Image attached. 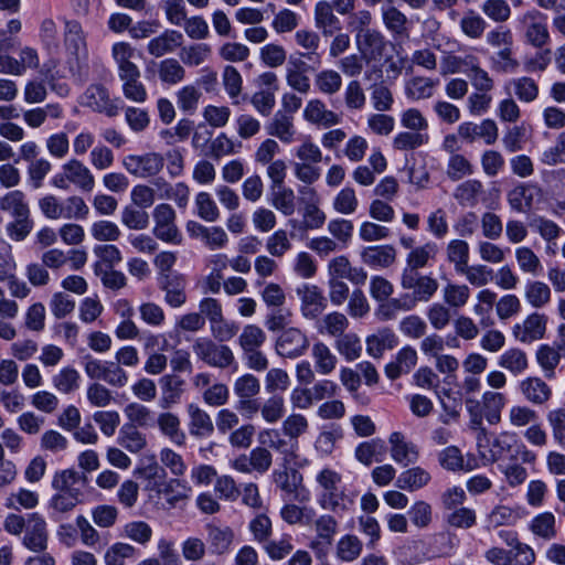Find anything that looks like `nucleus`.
I'll return each mask as SVG.
<instances>
[{
  "mask_svg": "<svg viewBox=\"0 0 565 565\" xmlns=\"http://www.w3.org/2000/svg\"><path fill=\"white\" fill-rule=\"evenodd\" d=\"M338 353L348 362L358 360L362 354V343L358 334L353 332L338 337L334 342Z\"/></svg>",
  "mask_w": 565,
  "mask_h": 565,
  "instance_id": "13d9d810",
  "label": "nucleus"
},
{
  "mask_svg": "<svg viewBox=\"0 0 565 565\" xmlns=\"http://www.w3.org/2000/svg\"><path fill=\"white\" fill-rule=\"evenodd\" d=\"M259 443L265 448H270L285 455V461L288 462V457L294 456V445L282 438L278 429L267 428L259 433Z\"/></svg>",
  "mask_w": 565,
  "mask_h": 565,
  "instance_id": "603ef678",
  "label": "nucleus"
},
{
  "mask_svg": "<svg viewBox=\"0 0 565 565\" xmlns=\"http://www.w3.org/2000/svg\"><path fill=\"white\" fill-rule=\"evenodd\" d=\"M386 452V446L383 439L373 438L367 441H363L355 448V458L359 462L364 466H371L373 461H382Z\"/></svg>",
  "mask_w": 565,
  "mask_h": 565,
  "instance_id": "ea45409f",
  "label": "nucleus"
},
{
  "mask_svg": "<svg viewBox=\"0 0 565 565\" xmlns=\"http://www.w3.org/2000/svg\"><path fill=\"white\" fill-rule=\"evenodd\" d=\"M541 193V188L535 183H519L509 191L507 199L513 211L526 213L532 209L535 196H540Z\"/></svg>",
  "mask_w": 565,
  "mask_h": 565,
  "instance_id": "b1692460",
  "label": "nucleus"
},
{
  "mask_svg": "<svg viewBox=\"0 0 565 565\" xmlns=\"http://www.w3.org/2000/svg\"><path fill=\"white\" fill-rule=\"evenodd\" d=\"M295 42L302 49L298 57L310 63L312 70L321 65L322 54L319 52L321 40L317 32L307 29L298 30L295 33Z\"/></svg>",
  "mask_w": 565,
  "mask_h": 565,
  "instance_id": "4be33fe9",
  "label": "nucleus"
},
{
  "mask_svg": "<svg viewBox=\"0 0 565 565\" xmlns=\"http://www.w3.org/2000/svg\"><path fill=\"white\" fill-rule=\"evenodd\" d=\"M140 77L141 73L120 78L122 82L121 89L124 96L128 100L137 104H142L148 99V90Z\"/></svg>",
  "mask_w": 565,
  "mask_h": 565,
  "instance_id": "69168bd1",
  "label": "nucleus"
},
{
  "mask_svg": "<svg viewBox=\"0 0 565 565\" xmlns=\"http://www.w3.org/2000/svg\"><path fill=\"white\" fill-rule=\"evenodd\" d=\"M313 529L316 540L311 542V548L316 550L321 545L330 547L338 533L339 522L331 514H322L315 520Z\"/></svg>",
  "mask_w": 565,
  "mask_h": 565,
  "instance_id": "72a5a7b5",
  "label": "nucleus"
},
{
  "mask_svg": "<svg viewBox=\"0 0 565 565\" xmlns=\"http://www.w3.org/2000/svg\"><path fill=\"white\" fill-rule=\"evenodd\" d=\"M0 211L13 218L31 214L26 195L21 190H11L0 198Z\"/></svg>",
  "mask_w": 565,
  "mask_h": 565,
  "instance_id": "a19ab883",
  "label": "nucleus"
},
{
  "mask_svg": "<svg viewBox=\"0 0 565 565\" xmlns=\"http://www.w3.org/2000/svg\"><path fill=\"white\" fill-rule=\"evenodd\" d=\"M510 459L511 462L505 466H500V470L504 476L505 482L514 488L524 483L529 476L526 469L515 460L519 459L522 463H534L536 461V455L524 444H516Z\"/></svg>",
  "mask_w": 565,
  "mask_h": 565,
  "instance_id": "1a4fd4ad",
  "label": "nucleus"
},
{
  "mask_svg": "<svg viewBox=\"0 0 565 565\" xmlns=\"http://www.w3.org/2000/svg\"><path fill=\"white\" fill-rule=\"evenodd\" d=\"M64 115L63 107L57 104H46L43 107H35L23 111V121L29 128L38 129L50 117L52 119H61Z\"/></svg>",
  "mask_w": 565,
  "mask_h": 565,
  "instance_id": "c9c22d12",
  "label": "nucleus"
},
{
  "mask_svg": "<svg viewBox=\"0 0 565 565\" xmlns=\"http://www.w3.org/2000/svg\"><path fill=\"white\" fill-rule=\"evenodd\" d=\"M315 24L324 36H331L342 29L341 22L333 13V8L328 1H319L315 7Z\"/></svg>",
  "mask_w": 565,
  "mask_h": 565,
  "instance_id": "473e14b6",
  "label": "nucleus"
},
{
  "mask_svg": "<svg viewBox=\"0 0 565 565\" xmlns=\"http://www.w3.org/2000/svg\"><path fill=\"white\" fill-rule=\"evenodd\" d=\"M311 355L315 362L316 371L321 375L331 374L338 363L337 356L332 353L331 349L322 341L313 343Z\"/></svg>",
  "mask_w": 565,
  "mask_h": 565,
  "instance_id": "a18cd8bd",
  "label": "nucleus"
},
{
  "mask_svg": "<svg viewBox=\"0 0 565 565\" xmlns=\"http://www.w3.org/2000/svg\"><path fill=\"white\" fill-rule=\"evenodd\" d=\"M118 443L130 452H139L147 447V438L134 424H125L118 436Z\"/></svg>",
  "mask_w": 565,
  "mask_h": 565,
  "instance_id": "8fccbe9b",
  "label": "nucleus"
},
{
  "mask_svg": "<svg viewBox=\"0 0 565 565\" xmlns=\"http://www.w3.org/2000/svg\"><path fill=\"white\" fill-rule=\"evenodd\" d=\"M138 556V550L124 542L110 545L104 555L105 565H126L127 561H134Z\"/></svg>",
  "mask_w": 565,
  "mask_h": 565,
  "instance_id": "4d7b16f0",
  "label": "nucleus"
},
{
  "mask_svg": "<svg viewBox=\"0 0 565 565\" xmlns=\"http://www.w3.org/2000/svg\"><path fill=\"white\" fill-rule=\"evenodd\" d=\"M285 466L282 469H277L274 471V482L277 488H279L286 495V499L305 502L308 500V494L302 493V475L292 468H288Z\"/></svg>",
  "mask_w": 565,
  "mask_h": 565,
  "instance_id": "2eb2a0df",
  "label": "nucleus"
},
{
  "mask_svg": "<svg viewBox=\"0 0 565 565\" xmlns=\"http://www.w3.org/2000/svg\"><path fill=\"white\" fill-rule=\"evenodd\" d=\"M86 481L87 478L84 473L75 469H64L55 472L52 480V488L56 492L83 497V488Z\"/></svg>",
  "mask_w": 565,
  "mask_h": 565,
  "instance_id": "5701e85b",
  "label": "nucleus"
},
{
  "mask_svg": "<svg viewBox=\"0 0 565 565\" xmlns=\"http://www.w3.org/2000/svg\"><path fill=\"white\" fill-rule=\"evenodd\" d=\"M146 472L148 478L153 479L150 489L162 497L171 508L189 498L190 488L186 487V482L179 478L167 480L166 471L158 463L148 466Z\"/></svg>",
  "mask_w": 565,
  "mask_h": 565,
  "instance_id": "20e7f679",
  "label": "nucleus"
},
{
  "mask_svg": "<svg viewBox=\"0 0 565 565\" xmlns=\"http://www.w3.org/2000/svg\"><path fill=\"white\" fill-rule=\"evenodd\" d=\"M192 349L198 360L204 364L225 370L235 364L232 349L207 337H200L193 341Z\"/></svg>",
  "mask_w": 565,
  "mask_h": 565,
  "instance_id": "39448f33",
  "label": "nucleus"
},
{
  "mask_svg": "<svg viewBox=\"0 0 565 565\" xmlns=\"http://www.w3.org/2000/svg\"><path fill=\"white\" fill-rule=\"evenodd\" d=\"M162 384V397L160 399V406L162 408H169L171 405L177 404L182 395L183 381L177 376L166 375L161 379Z\"/></svg>",
  "mask_w": 565,
  "mask_h": 565,
  "instance_id": "774afa93",
  "label": "nucleus"
},
{
  "mask_svg": "<svg viewBox=\"0 0 565 565\" xmlns=\"http://www.w3.org/2000/svg\"><path fill=\"white\" fill-rule=\"evenodd\" d=\"M475 173L473 163L461 153H452L447 161L446 174L451 181H460Z\"/></svg>",
  "mask_w": 565,
  "mask_h": 565,
  "instance_id": "e2e57ef3",
  "label": "nucleus"
},
{
  "mask_svg": "<svg viewBox=\"0 0 565 565\" xmlns=\"http://www.w3.org/2000/svg\"><path fill=\"white\" fill-rule=\"evenodd\" d=\"M309 345L306 332L296 327H288L276 339L275 351L281 358L297 359L306 354Z\"/></svg>",
  "mask_w": 565,
  "mask_h": 565,
  "instance_id": "6e6552de",
  "label": "nucleus"
},
{
  "mask_svg": "<svg viewBox=\"0 0 565 565\" xmlns=\"http://www.w3.org/2000/svg\"><path fill=\"white\" fill-rule=\"evenodd\" d=\"M498 365L513 376L522 375L529 369V358L520 348H510L498 358Z\"/></svg>",
  "mask_w": 565,
  "mask_h": 565,
  "instance_id": "e433bc0d",
  "label": "nucleus"
},
{
  "mask_svg": "<svg viewBox=\"0 0 565 565\" xmlns=\"http://www.w3.org/2000/svg\"><path fill=\"white\" fill-rule=\"evenodd\" d=\"M344 106L349 111H361L366 105V95L359 79L350 81L343 92Z\"/></svg>",
  "mask_w": 565,
  "mask_h": 565,
  "instance_id": "0e129e2a",
  "label": "nucleus"
},
{
  "mask_svg": "<svg viewBox=\"0 0 565 565\" xmlns=\"http://www.w3.org/2000/svg\"><path fill=\"white\" fill-rule=\"evenodd\" d=\"M439 81L427 76H414L405 84V95L412 100L430 98Z\"/></svg>",
  "mask_w": 565,
  "mask_h": 565,
  "instance_id": "58836bf2",
  "label": "nucleus"
},
{
  "mask_svg": "<svg viewBox=\"0 0 565 565\" xmlns=\"http://www.w3.org/2000/svg\"><path fill=\"white\" fill-rule=\"evenodd\" d=\"M556 519L552 512H543L533 518L529 527L535 535L545 541H551L556 537Z\"/></svg>",
  "mask_w": 565,
  "mask_h": 565,
  "instance_id": "052dcab7",
  "label": "nucleus"
},
{
  "mask_svg": "<svg viewBox=\"0 0 565 565\" xmlns=\"http://www.w3.org/2000/svg\"><path fill=\"white\" fill-rule=\"evenodd\" d=\"M157 425L160 433L178 447H184L186 435L181 428V420L178 415L166 412L158 415Z\"/></svg>",
  "mask_w": 565,
  "mask_h": 565,
  "instance_id": "f704fd0d",
  "label": "nucleus"
},
{
  "mask_svg": "<svg viewBox=\"0 0 565 565\" xmlns=\"http://www.w3.org/2000/svg\"><path fill=\"white\" fill-rule=\"evenodd\" d=\"M483 193L484 189L480 180L468 179L456 186L454 198L461 206L475 207Z\"/></svg>",
  "mask_w": 565,
  "mask_h": 565,
  "instance_id": "4c0bfd02",
  "label": "nucleus"
},
{
  "mask_svg": "<svg viewBox=\"0 0 565 565\" xmlns=\"http://www.w3.org/2000/svg\"><path fill=\"white\" fill-rule=\"evenodd\" d=\"M355 42L360 54L367 63L381 61L388 45L384 35L375 29L366 34L355 35Z\"/></svg>",
  "mask_w": 565,
  "mask_h": 565,
  "instance_id": "aec40b11",
  "label": "nucleus"
},
{
  "mask_svg": "<svg viewBox=\"0 0 565 565\" xmlns=\"http://www.w3.org/2000/svg\"><path fill=\"white\" fill-rule=\"evenodd\" d=\"M524 398L534 405H544L552 397V388L537 376H530L520 382Z\"/></svg>",
  "mask_w": 565,
  "mask_h": 565,
  "instance_id": "7c9ffc66",
  "label": "nucleus"
},
{
  "mask_svg": "<svg viewBox=\"0 0 565 565\" xmlns=\"http://www.w3.org/2000/svg\"><path fill=\"white\" fill-rule=\"evenodd\" d=\"M431 481V475L429 471L420 466H414L402 471L395 482V486L408 492L418 491Z\"/></svg>",
  "mask_w": 565,
  "mask_h": 565,
  "instance_id": "2f4dec72",
  "label": "nucleus"
},
{
  "mask_svg": "<svg viewBox=\"0 0 565 565\" xmlns=\"http://www.w3.org/2000/svg\"><path fill=\"white\" fill-rule=\"evenodd\" d=\"M188 430L194 439H206L215 431L211 415L195 403L186 405Z\"/></svg>",
  "mask_w": 565,
  "mask_h": 565,
  "instance_id": "6ab92c4d",
  "label": "nucleus"
},
{
  "mask_svg": "<svg viewBox=\"0 0 565 565\" xmlns=\"http://www.w3.org/2000/svg\"><path fill=\"white\" fill-rule=\"evenodd\" d=\"M39 41L44 51L49 54L57 52L60 47V33L55 21L45 18L39 26Z\"/></svg>",
  "mask_w": 565,
  "mask_h": 565,
  "instance_id": "680f3d73",
  "label": "nucleus"
},
{
  "mask_svg": "<svg viewBox=\"0 0 565 565\" xmlns=\"http://www.w3.org/2000/svg\"><path fill=\"white\" fill-rule=\"evenodd\" d=\"M152 217L154 222L152 234L156 238L172 245L182 243L183 237L177 225V214L170 204H158L153 209Z\"/></svg>",
  "mask_w": 565,
  "mask_h": 565,
  "instance_id": "423d86ee",
  "label": "nucleus"
},
{
  "mask_svg": "<svg viewBox=\"0 0 565 565\" xmlns=\"http://www.w3.org/2000/svg\"><path fill=\"white\" fill-rule=\"evenodd\" d=\"M207 542L212 553L222 555L228 551L234 540V532L230 527H218L212 524L206 526Z\"/></svg>",
  "mask_w": 565,
  "mask_h": 565,
  "instance_id": "3c124183",
  "label": "nucleus"
},
{
  "mask_svg": "<svg viewBox=\"0 0 565 565\" xmlns=\"http://www.w3.org/2000/svg\"><path fill=\"white\" fill-rule=\"evenodd\" d=\"M54 388L62 394H71L79 388L81 374L73 366L61 369L52 377Z\"/></svg>",
  "mask_w": 565,
  "mask_h": 565,
  "instance_id": "6e6d98bb",
  "label": "nucleus"
},
{
  "mask_svg": "<svg viewBox=\"0 0 565 565\" xmlns=\"http://www.w3.org/2000/svg\"><path fill=\"white\" fill-rule=\"evenodd\" d=\"M47 525L40 513H29L24 527L23 545L33 552H43L47 546Z\"/></svg>",
  "mask_w": 565,
  "mask_h": 565,
  "instance_id": "dca6fc26",
  "label": "nucleus"
},
{
  "mask_svg": "<svg viewBox=\"0 0 565 565\" xmlns=\"http://www.w3.org/2000/svg\"><path fill=\"white\" fill-rule=\"evenodd\" d=\"M267 131L285 143L292 142L296 135L292 117L285 113H276L267 127Z\"/></svg>",
  "mask_w": 565,
  "mask_h": 565,
  "instance_id": "de8ad7c7",
  "label": "nucleus"
},
{
  "mask_svg": "<svg viewBox=\"0 0 565 565\" xmlns=\"http://www.w3.org/2000/svg\"><path fill=\"white\" fill-rule=\"evenodd\" d=\"M547 324V317L543 313L533 312L521 323L512 328V334L521 343H532L543 339Z\"/></svg>",
  "mask_w": 565,
  "mask_h": 565,
  "instance_id": "a211bd4d",
  "label": "nucleus"
},
{
  "mask_svg": "<svg viewBox=\"0 0 565 565\" xmlns=\"http://www.w3.org/2000/svg\"><path fill=\"white\" fill-rule=\"evenodd\" d=\"M296 292L300 299V312L305 319H317L326 310L327 298L317 285L303 284L297 288Z\"/></svg>",
  "mask_w": 565,
  "mask_h": 565,
  "instance_id": "9b49d317",
  "label": "nucleus"
},
{
  "mask_svg": "<svg viewBox=\"0 0 565 565\" xmlns=\"http://www.w3.org/2000/svg\"><path fill=\"white\" fill-rule=\"evenodd\" d=\"M183 43V34L177 30H166L160 35L151 39L147 51L151 56L161 57L173 53Z\"/></svg>",
  "mask_w": 565,
  "mask_h": 565,
  "instance_id": "c756f323",
  "label": "nucleus"
},
{
  "mask_svg": "<svg viewBox=\"0 0 565 565\" xmlns=\"http://www.w3.org/2000/svg\"><path fill=\"white\" fill-rule=\"evenodd\" d=\"M316 481L321 488L318 503L323 510L341 514L351 509L354 498L341 489L342 476L331 468H323L316 476Z\"/></svg>",
  "mask_w": 565,
  "mask_h": 565,
  "instance_id": "f257e3e1",
  "label": "nucleus"
},
{
  "mask_svg": "<svg viewBox=\"0 0 565 565\" xmlns=\"http://www.w3.org/2000/svg\"><path fill=\"white\" fill-rule=\"evenodd\" d=\"M308 70H312L308 62L300 57L290 56L286 70L287 84L300 94H308L311 88L310 78L306 75Z\"/></svg>",
  "mask_w": 565,
  "mask_h": 565,
  "instance_id": "bb28decb",
  "label": "nucleus"
},
{
  "mask_svg": "<svg viewBox=\"0 0 565 565\" xmlns=\"http://www.w3.org/2000/svg\"><path fill=\"white\" fill-rule=\"evenodd\" d=\"M136 49L128 42H117L111 47V56L118 68V77L124 78L140 73L134 57Z\"/></svg>",
  "mask_w": 565,
  "mask_h": 565,
  "instance_id": "c85d7f7f",
  "label": "nucleus"
},
{
  "mask_svg": "<svg viewBox=\"0 0 565 565\" xmlns=\"http://www.w3.org/2000/svg\"><path fill=\"white\" fill-rule=\"evenodd\" d=\"M562 355L564 354L559 350L548 344H542L537 348L535 359L547 380L555 379V370L561 362Z\"/></svg>",
  "mask_w": 565,
  "mask_h": 565,
  "instance_id": "c03bdc74",
  "label": "nucleus"
},
{
  "mask_svg": "<svg viewBox=\"0 0 565 565\" xmlns=\"http://www.w3.org/2000/svg\"><path fill=\"white\" fill-rule=\"evenodd\" d=\"M398 339L390 329L379 330L375 334L367 337L366 351L373 358H381L384 351L392 350L397 345Z\"/></svg>",
  "mask_w": 565,
  "mask_h": 565,
  "instance_id": "79ce46f5",
  "label": "nucleus"
},
{
  "mask_svg": "<svg viewBox=\"0 0 565 565\" xmlns=\"http://www.w3.org/2000/svg\"><path fill=\"white\" fill-rule=\"evenodd\" d=\"M160 81L167 85H175L185 77V70L175 58H166L158 64Z\"/></svg>",
  "mask_w": 565,
  "mask_h": 565,
  "instance_id": "338daca9",
  "label": "nucleus"
},
{
  "mask_svg": "<svg viewBox=\"0 0 565 565\" xmlns=\"http://www.w3.org/2000/svg\"><path fill=\"white\" fill-rule=\"evenodd\" d=\"M302 117L307 122L322 128L334 127L342 122V116L329 109L320 98H312L307 102Z\"/></svg>",
  "mask_w": 565,
  "mask_h": 565,
  "instance_id": "f3484780",
  "label": "nucleus"
},
{
  "mask_svg": "<svg viewBox=\"0 0 565 565\" xmlns=\"http://www.w3.org/2000/svg\"><path fill=\"white\" fill-rule=\"evenodd\" d=\"M388 445L391 458L395 463L409 467L419 460V447L409 440L404 433H391L388 436Z\"/></svg>",
  "mask_w": 565,
  "mask_h": 565,
  "instance_id": "f8f14e48",
  "label": "nucleus"
},
{
  "mask_svg": "<svg viewBox=\"0 0 565 565\" xmlns=\"http://www.w3.org/2000/svg\"><path fill=\"white\" fill-rule=\"evenodd\" d=\"M342 84L341 74L331 68L322 70L315 76V86L323 95L332 96L338 94Z\"/></svg>",
  "mask_w": 565,
  "mask_h": 565,
  "instance_id": "bf43d9fd",
  "label": "nucleus"
},
{
  "mask_svg": "<svg viewBox=\"0 0 565 565\" xmlns=\"http://www.w3.org/2000/svg\"><path fill=\"white\" fill-rule=\"evenodd\" d=\"M429 135L425 131H401L393 138V148L398 151H412L427 145Z\"/></svg>",
  "mask_w": 565,
  "mask_h": 565,
  "instance_id": "5fc2aeb1",
  "label": "nucleus"
},
{
  "mask_svg": "<svg viewBox=\"0 0 565 565\" xmlns=\"http://www.w3.org/2000/svg\"><path fill=\"white\" fill-rule=\"evenodd\" d=\"M536 10L526 11L520 19L524 29L525 42L534 49H543L551 42V34L545 22L540 21Z\"/></svg>",
  "mask_w": 565,
  "mask_h": 565,
  "instance_id": "4468645a",
  "label": "nucleus"
},
{
  "mask_svg": "<svg viewBox=\"0 0 565 565\" xmlns=\"http://www.w3.org/2000/svg\"><path fill=\"white\" fill-rule=\"evenodd\" d=\"M63 44L67 54L66 64L73 76L81 77L87 70L86 34L77 20L63 19Z\"/></svg>",
  "mask_w": 565,
  "mask_h": 565,
  "instance_id": "f03ea898",
  "label": "nucleus"
},
{
  "mask_svg": "<svg viewBox=\"0 0 565 565\" xmlns=\"http://www.w3.org/2000/svg\"><path fill=\"white\" fill-rule=\"evenodd\" d=\"M477 447L484 465L501 460L507 452L512 450V445L509 443V436L507 434L490 438L486 429L479 431Z\"/></svg>",
  "mask_w": 565,
  "mask_h": 565,
  "instance_id": "ddd939ff",
  "label": "nucleus"
},
{
  "mask_svg": "<svg viewBox=\"0 0 565 565\" xmlns=\"http://www.w3.org/2000/svg\"><path fill=\"white\" fill-rule=\"evenodd\" d=\"M159 287L164 291V301L172 308H179L186 302V280L182 274L159 278Z\"/></svg>",
  "mask_w": 565,
  "mask_h": 565,
  "instance_id": "a878e982",
  "label": "nucleus"
},
{
  "mask_svg": "<svg viewBox=\"0 0 565 565\" xmlns=\"http://www.w3.org/2000/svg\"><path fill=\"white\" fill-rule=\"evenodd\" d=\"M438 247L434 242H427L422 246L413 248L406 257V267L412 270H419L426 267L430 260H435Z\"/></svg>",
  "mask_w": 565,
  "mask_h": 565,
  "instance_id": "09e8293b",
  "label": "nucleus"
},
{
  "mask_svg": "<svg viewBox=\"0 0 565 565\" xmlns=\"http://www.w3.org/2000/svg\"><path fill=\"white\" fill-rule=\"evenodd\" d=\"M361 260L372 268H388L396 263L397 250L393 245H374L361 250Z\"/></svg>",
  "mask_w": 565,
  "mask_h": 565,
  "instance_id": "393cba45",
  "label": "nucleus"
},
{
  "mask_svg": "<svg viewBox=\"0 0 565 565\" xmlns=\"http://www.w3.org/2000/svg\"><path fill=\"white\" fill-rule=\"evenodd\" d=\"M524 297L533 308L540 309L550 303L552 291L547 284L530 280L524 287Z\"/></svg>",
  "mask_w": 565,
  "mask_h": 565,
  "instance_id": "864d4df0",
  "label": "nucleus"
},
{
  "mask_svg": "<svg viewBox=\"0 0 565 565\" xmlns=\"http://www.w3.org/2000/svg\"><path fill=\"white\" fill-rule=\"evenodd\" d=\"M51 184L64 191L73 185L82 192H90L95 186V177L84 162L73 158L67 160L61 171L53 175Z\"/></svg>",
  "mask_w": 565,
  "mask_h": 565,
  "instance_id": "7ed1b4c3",
  "label": "nucleus"
},
{
  "mask_svg": "<svg viewBox=\"0 0 565 565\" xmlns=\"http://www.w3.org/2000/svg\"><path fill=\"white\" fill-rule=\"evenodd\" d=\"M83 103L94 111L108 117L118 115V106L110 98L108 89L102 84H92L83 95Z\"/></svg>",
  "mask_w": 565,
  "mask_h": 565,
  "instance_id": "412c9836",
  "label": "nucleus"
},
{
  "mask_svg": "<svg viewBox=\"0 0 565 565\" xmlns=\"http://www.w3.org/2000/svg\"><path fill=\"white\" fill-rule=\"evenodd\" d=\"M349 326L350 322L345 315L333 311L323 316L317 322V331L320 334H327L338 339V337H341L345 333V330L349 328Z\"/></svg>",
  "mask_w": 565,
  "mask_h": 565,
  "instance_id": "49530a36",
  "label": "nucleus"
},
{
  "mask_svg": "<svg viewBox=\"0 0 565 565\" xmlns=\"http://www.w3.org/2000/svg\"><path fill=\"white\" fill-rule=\"evenodd\" d=\"M122 167L137 178L148 179L161 172L164 167V158L158 152L128 154L122 159Z\"/></svg>",
  "mask_w": 565,
  "mask_h": 565,
  "instance_id": "9d476101",
  "label": "nucleus"
},
{
  "mask_svg": "<svg viewBox=\"0 0 565 565\" xmlns=\"http://www.w3.org/2000/svg\"><path fill=\"white\" fill-rule=\"evenodd\" d=\"M438 281L427 275H422L417 270L404 268L401 275V287L404 290H413L412 297L405 298L408 303L429 301L438 290Z\"/></svg>",
  "mask_w": 565,
  "mask_h": 565,
  "instance_id": "0eeeda50",
  "label": "nucleus"
},
{
  "mask_svg": "<svg viewBox=\"0 0 565 565\" xmlns=\"http://www.w3.org/2000/svg\"><path fill=\"white\" fill-rule=\"evenodd\" d=\"M136 49L128 42H117L111 47V56L118 68V77L124 78L140 73L134 57Z\"/></svg>",
  "mask_w": 565,
  "mask_h": 565,
  "instance_id": "cd10ccee",
  "label": "nucleus"
},
{
  "mask_svg": "<svg viewBox=\"0 0 565 565\" xmlns=\"http://www.w3.org/2000/svg\"><path fill=\"white\" fill-rule=\"evenodd\" d=\"M507 404V396L495 391H486L481 397L482 411L486 419L491 425H497L501 420V411Z\"/></svg>",
  "mask_w": 565,
  "mask_h": 565,
  "instance_id": "37998d69",
  "label": "nucleus"
}]
</instances>
